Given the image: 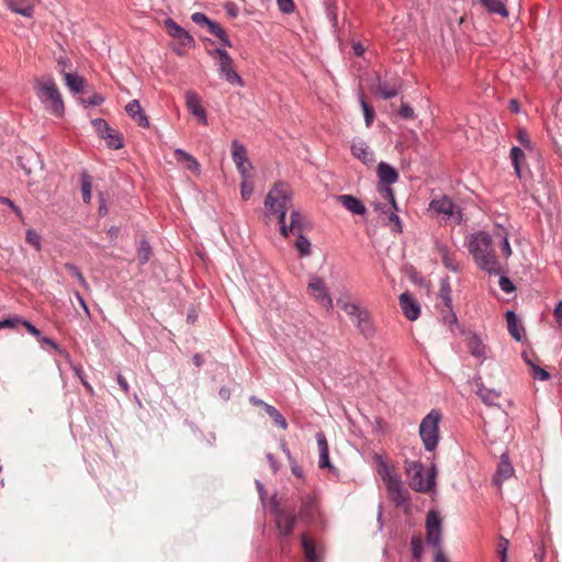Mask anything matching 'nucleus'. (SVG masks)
<instances>
[{
	"label": "nucleus",
	"instance_id": "680f3d73",
	"mask_svg": "<svg viewBox=\"0 0 562 562\" xmlns=\"http://www.w3.org/2000/svg\"><path fill=\"white\" fill-rule=\"evenodd\" d=\"M215 37L220 40V42L223 46L232 47V42L229 41V38L223 27H221V30L215 34Z\"/></svg>",
	"mask_w": 562,
	"mask_h": 562
},
{
	"label": "nucleus",
	"instance_id": "20e7f679",
	"mask_svg": "<svg viewBox=\"0 0 562 562\" xmlns=\"http://www.w3.org/2000/svg\"><path fill=\"white\" fill-rule=\"evenodd\" d=\"M440 419V412L432 409L423 418L419 425V436L427 451H434L438 445Z\"/></svg>",
	"mask_w": 562,
	"mask_h": 562
},
{
	"label": "nucleus",
	"instance_id": "f3484780",
	"mask_svg": "<svg viewBox=\"0 0 562 562\" xmlns=\"http://www.w3.org/2000/svg\"><path fill=\"white\" fill-rule=\"evenodd\" d=\"M458 330L462 336H467L470 353L483 361L485 359L486 352L485 345L482 342L481 338L476 334H470L465 331L461 327Z\"/></svg>",
	"mask_w": 562,
	"mask_h": 562
},
{
	"label": "nucleus",
	"instance_id": "c03bdc74",
	"mask_svg": "<svg viewBox=\"0 0 562 562\" xmlns=\"http://www.w3.org/2000/svg\"><path fill=\"white\" fill-rule=\"evenodd\" d=\"M314 510H315L314 499L308 497L303 502L301 509H300V515L303 518H312L314 516Z\"/></svg>",
	"mask_w": 562,
	"mask_h": 562
},
{
	"label": "nucleus",
	"instance_id": "c85d7f7f",
	"mask_svg": "<svg viewBox=\"0 0 562 562\" xmlns=\"http://www.w3.org/2000/svg\"><path fill=\"white\" fill-rule=\"evenodd\" d=\"M175 158L178 162L186 164V167L189 170L199 171L200 169L198 160L191 154L181 148H177L175 150Z\"/></svg>",
	"mask_w": 562,
	"mask_h": 562
},
{
	"label": "nucleus",
	"instance_id": "6ab92c4d",
	"mask_svg": "<svg viewBox=\"0 0 562 562\" xmlns=\"http://www.w3.org/2000/svg\"><path fill=\"white\" fill-rule=\"evenodd\" d=\"M386 490L391 501L397 506H404L407 503L406 490L400 479L386 485Z\"/></svg>",
	"mask_w": 562,
	"mask_h": 562
},
{
	"label": "nucleus",
	"instance_id": "e2e57ef3",
	"mask_svg": "<svg viewBox=\"0 0 562 562\" xmlns=\"http://www.w3.org/2000/svg\"><path fill=\"white\" fill-rule=\"evenodd\" d=\"M20 324H22L31 335H33L35 337H40L41 336V331L32 323H30L29 321H25V319L21 318Z\"/></svg>",
	"mask_w": 562,
	"mask_h": 562
},
{
	"label": "nucleus",
	"instance_id": "423d86ee",
	"mask_svg": "<svg viewBox=\"0 0 562 562\" xmlns=\"http://www.w3.org/2000/svg\"><path fill=\"white\" fill-rule=\"evenodd\" d=\"M210 55L217 59V71L222 79L226 80L229 85L233 86H244V80L234 69L233 59L225 49L215 48L210 52Z\"/></svg>",
	"mask_w": 562,
	"mask_h": 562
},
{
	"label": "nucleus",
	"instance_id": "5fc2aeb1",
	"mask_svg": "<svg viewBox=\"0 0 562 562\" xmlns=\"http://www.w3.org/2000/svg\"><path fill=\"white\" fill-rule=\"evenodd\" d=\"M277 4L279 10L282 13H292L294 11V2L293 0H277Z\"/></svg>",
	"mask_w": 562,
	"mask_h": 562
},
{
	"label": "nucleus",
	"instance_id": "603ef678",
	"mask_svg": "<svg viewBox=\"0 0 562 562\" xmlns=\"http://www.w3.org/2000/svg\"><path fill=\"white\" fill-rule=\"evenodd\" d=\"M499 288L505 292V293H512L515 291V285L514 283L512 282V280L506 277V276H501L499 278Z\"/></svg>",
	"mask_w": 562,
	"mask_h": 562
},
{
	"label": "nucleus",
	"instance_id": "c756f323",
	"mask_svg": "<svg viewBox=\"0 0 562 562\" xmlns=\"http://www.w3.org/2000/svg\"><path fill=\"white\" fill-rule=\"evenodd\" d=\"M8 7L12 12L21 14L25 18H31L34 13L33 5L27 4L22 0H9Z\"/></svg>",
	"mask_w": 562,
	"mask_h": 562
},
{
	"label": "nucleus",
	"instance_id": "4be33fe9",
	"mask_svg": "<svg viewBox=\"0 0 562 562\" xmlns=\"http://www.w3.org/2000/svg\"><path fill=\"white\" fill-rule=\"evenodd\" d=\"M378 177L380 186H392L398 180V172L387 162L381 161L378 165Z\"/></svg>",
	"mask_w": 562,
	"mask_h": 562
},
{
	"label": "nucleus",
	"instance_id": "2eb2a0df",
	"mask_svg": "<svg viewBox=\"0 0 562 562\" xmlns=\"http://www.w3.org/2000/svg\"><path fill=\"white\" fill-rule=\"evenodd\" d=\"M315 438L319 450L318 467L321 469H328L330 472L335 473L336 468L331 464L329 460V449L325 434L318 431Z\"/></svg>",
	"mask_w": 562,
	"mask_h": 562
},
{
	"label": "nucleus",
	"instance_id": "58836bf2",
	"mask_svg": "<svg viewBox=\"0 0 562 562\" xmlns=\"http://www.w3.org/2000/svg\"><path fill=\"white\" fill-rule=\"evenodd\" d=\"M411 549L414 561L420 562L424 552V543L419 536L412 537Z\"/></svg>",
	"mask_w": 562,
	"mask_h": 562
},
{
	"label": "nucleus",
	"instance_id": "dca6fc26",
	"mask_svg": "<svg viewBox=\"0 0 562 562\" xmlns=\"http://www.w3.org/2000/svg\"><path fill=\"white\" fill-rule=\"evenodd\" d=\"M400 304L407 319L416 321L419 317L420 306L408 292L400 295Z\"/></svg>",
	"mask_w": 562,
	"mask_h": 562
},
{
	"label": "nucleus",
	"instance_id": "a211bd4d",
	"mask_svg": "<svg viewBox=\"0 0 562 562\" xmlns=\"http://www.w3.org/2000/svg\"><path fill=\"white\" fill-rule=\"evenodd\" d=\"M352 323L364 338L369 339L374 336L375 328L367 310L358 315V317H356Z\"/></svg>",
	"mask_w": 562,
	"mask_h": 562
},
{
	"label": "nucleus",
	"instance_id": "37998d69",
	"mask_svg": "<svg viewBox=\"0 0 562 562\" xmlns=\"http://www.w3.org/2000/svg\"><path fill=\"white\" fill-rule=\"evenodd\" d=\"M379 192L383 199H385L390 202L391 206L394 210L397 209L396 200L394 196V191L391 188V186H379Z\"/></svg>",
	"mask_w": 562,
	"mask_h": 562
},
{
	"label": "nucleus",
	"instance_id": "4d7b16f0",
	"mask_svg": "<svg viewBox=\"0 0 562 562\" xmlns=\"http://www.w3.org/2000/svg\"><path fill=\"white\" fill-rule=\"evenodd\" d=\"M508 547H509L508 539H506L503 536H501L499 537V542H498V546H497V553H498L499 558L507 559Z\"/></svg>",
	"mask_w": 562,
	"mask_h": 562
},
{
	"label": "nucleus",
	"instance_id": "c9c22d12",
	"mask_svg": "<svg viewBox=\"0 0 562 562\" xmlns=\"http://www.w3.org/2000/svg\"><path fill=\"white\" fill-rule=\"evenodd\" d=\"M297 240L295 243V248L300 255V257H307L311 255V243L308 238L302 233L296 232Z\"/></svg>",
	"mask_w": 562,
	"mask_h": 562
},
{
	"label": "nucleus",
	"instance_id": "ddd939ff",
	"mask_svg": "<svg viewBox=\"0 0 562 562\" xmlns=\"http://www.w3.org/2000/svg\"><path fill=\"white\" fill-rule=\"evenodd\" d=\"M184 99L189 112L193 116H195L201 124L206 125L207 116L205 110L201 105V99L199 98V95L193 91H187L184 94Z\"/></svg>",
	"mask_w": 562,
	"mask_h": 562
},
{
	"label": "nucleus",
	"instance_id": "a19ab883",
	"mask_svg": "<svg viewBox=\"0 0 562 562\" xmlns=\"http://www.w3.org/2000/svg\"><path fill=\"white\" fill-rule=\"evenodd\" d=\"M64 267L74 278L78 280L81 286L88 289V283L77 266L70 262H66Z\"/></svg>",
	"mask_w": 562,
	"mask_h": 562
},
{
	"label": "nucleus",
	"instance_id": "f03ea898",
	"mask_svg": "<svg viewBox=\"0 0 562 562\" xmlns=\"http://www.w3.org/2000/svg\"><path fill=\"white\" fill-rule=\"evenodd\" d=\"M34 91L45 110L56 117L65 114V104L58 87L52 76L34 78Z\"/></svg>",
	"mask_w": 562,
	"mask_h": 562
},
{
	"label": "nucleus",
	"instance_id": "69168bd1",
	"mask_svg": "<svg viewBox=\"0 0 562 562\" xmlns=\"http://www.w3.org/2000/svg\"><path fill=\"white\" fill-rule=\"evenodd\" d=\"M389 221L391 223H394L395 227L393 228L394 231L396 232H402V224H401V218L395 214V213H391L389 215Z\"/></svg>",
	"mask_w": 562,
	"mask_h": 562
},
{
	"label": "nucleus",
	"instance_id": "7ed1b4c3",
	"mask_svg": "<svg viewBox=\"0 0 562 562\" xmlns=\"http://www.w3.org/2000/svg\"><path fill=\"white\" fill-rule=\"evenodd\" d=\"M405 470L409 479V485L414 491L427 493L434 488L437 475L435 464L426 470L419 461H406Z\"/></svg>",
	"mask_w": 562,
	"mask_h": 562
},
{
	"label": "nucleus",
	"instance_id": "f8f14e48",
	"mask_svg": "<svg viewBox=\"0 0 562 562\" xmlns=\"http://www.w3.org/2000/svg\"><path fill=\"white\" fill-rule=\"evenodd\" d=\"M165 29L169 36L176 40L181 47H191L194 44L193 37L182 26L177 24L172 19L168 18L164 22Z\"/></svg>",
	"mask_w": 562,
	"mask_h": 562
},
{
	"label": "nucleus",
	"instance_id": "4468645a",
	"mask_svg": "<svg viewBox=\"0 0 562 562\" xmlns=\"http://www.w3.org/2000/svg\"><path fill=\"white\" fill-rule=\"evenodd\" d=\"M351 154L367 166H370L375 161L373 150H371L368 144L360 138H356L352 140Z\"/></svg>",
	"mask_w": 562,
	"mask_h": 562
},
{
	"label": "nucleus",
	"instance_id": "864d4df0",
	"mask_svg": "<svg viewBox=\"0 0 562 562\" xmlns=\"http://www.w3.org/2000/svg\"><path fill=\"white\" fill-rule=\"evenodd\" d=\"M398 114L402 119L413 120L415 117V113L413 108L408 103H402Z\"/></svg>",
	"mask_w": 562,
	"mask_h": 562
},
{
	"label": "nucleus",
	"instance_id": "6e6d98bb",
	"mask_svg": "<svg viewBox=\"0 0 562 562\" xmlns=\"http://www.w3.org/2000/svg\"><path fill=\"white\" fill-rule=\"evenodd\" d=\"M103 101H104V98L99 93H94L88 99L81 98V102L85 105H91V106L100 105L101 103H103Z\"/></svg>",
	"mask_w": 562,
	"mask_h": 562
},
{
	"label": "nucleus",
	"instance_id": "bb28decb",
	"mask_svg": "<svg viewBox=\"0 0 562 562\" xmlns=\"http://www.w3.org/2000/svg\"><path fill=\"white\" fill-rule=\"evenodd\" d=\"M476 387V394L486 405H496L495 401L501 396L498 391L495 389H488L483 383H477Z\"/></svg>",
	"mask_w": 562,
	"mask_h": 562
},
{
	"label": "nucleus",
	"instance_id": "774afa93",
	"mask_svg": "<svg viewBox=\"0 0 562 562\" xmlns=\"http://www.w3.org/2000/svg\"><path fill=\"white\" fill-rule=\"evenodd\" d=\"M553 313L557 323L562 326V301L557 304Z\"/></svg>",
	"mask_w": 562,
	"mask_h": 562
},
{
	"label": "nucleus",
	"instance_id": "e433bc0d",
	"mask_svg": "<svg viewBox=\"0 0 562 562\" xmlns=\"http://www.w3.org/2000/svg\"><path fill=\"white\" fill-rule=\"evenodd\" d=\"M91 189H92L91 177L88 175L87 171H82V173H81V192H82V200L86 204H89L91 202Z\"/></svg>",
	"mask_w": 562,
	"mask_h": 562
},
{
	"label": "nucleus",
	"instance_id": "6e6552de",
	"mask_svg": "<svg viewBox=\"0 0 562 562\" xmlns=\"http://www.w3.org/2000/svg\"><path fill=\"white\" fill-rule=\"evenodd\" d=\"M426 540L434 549H441L442 522L438 512L429 510L426 517Z\"/></svg>",
	"mask_w": 562,
	"mask_h": 562
},
{
	"label": "nucleus",
	"instance_id": "ea45409f",
	"mask_svg": "<svg viewBox=\"0 0 562 562\" xmlns=\"http://www.w3.org/2000/svg\"><path fill=\"white\" fill-rule=\"evenodd\" d=\"M510 159H512V164L514 166L516 175L518 177H520L521 176L520 161L525 159L524 151L519 147L514 146L510 149Z\"/></svg>",
	"mask_w": 562,
	"mask_h": 562
},
{
	"label": "nucleus",
	"instance_id": "9b49d317",
	"mask_svg": "<svg viewBox=\"0 0 562 562\" xmlns=\"http://www.w3.org/2000/svg\"><path fill=\"white\" fill-rule=\"evenodd\" d=\"M429 210L439 216H443L445 218H454L458 222L461 220V212L456 206L453 201L447 195L431 200Z\"/></svg>",
	"mask_w": 562,
	"mask_h": 562
},
{
	"label": "nucleus",
	"instance_id": "cd10ccee",
	"mask_svg": "<svg viewBox=\"0 0 562 562\" xmlns=\"http://www.w3.org/2000/svg\"><path fill=\"white\" fill-rule=\"evenodd\" d=\"M66 86L69 88V90L74 93H80L85 90L86 80L77 75L71 72H65L64 75Z\"/></svg>",
	"mask_w": 562,
	"mask_h": 562
},
{
	"label": "nucleus",
	"instance_id": "de8ad7c7",
	"mask_svg": "<svg viewBox=\"0 0 562 562\" xmlns=\"http://www.w3.org/2000/svg\"><path fill=\"white\" fill-rule=\"evenodd\" d=\"M91 123L101 138L112 128L103 119H94Z\"/></svg>",
	"mask_w": 562,
	"mask_h": 562
},
{
	"label": "nucleus",
	"instance_id": "b1692460",
	"mask_svg": "<svg viewBox=\"0 0 562 562\" xmlns=\"http://www.w3.org/2000/svg\"><path fill=\"white\" fill-rule=\"evenodd\" d=\"M276 524L279 532L284 537H289L294 530L296 516L292 514L279 513L276 519Z\"/></svg>",
	"mask_w": 562,
	"mask_h": 562
},
{
	"label": "nucleus",
	"instance_id": "09e8293b",
	"mask_svg": "<svg viewBox=\"0 0 562 562\" xmlns=\"http://www.w3.org/2000/svg\"><path fill=\"white\" fill-rule=\"evenodd\" d=\"M530 374L535 380L539 381H547L550 379V374L547 370L539 367L538 364H532V370L530 371Z\"/></svg>",
	"mask_w": 562,
	"mask_h": 562
},
{
	"label": "nucleus",
	"instance_id": "0e129e2a",
	"mask_svg": "<svg viewBox=\"0 0 562 562\" xmlns=\"http://www.w3.org/2000/svg\"><path fill=\"white\" fill-rule=\"evenodd\" d=\"M271 418L273 419L274 424L278 425L280 428H282V429H286L288 428L286 419L284 418V416L280 412H278Z\"/></svg>",
	"mask_w": 562,
	"mask_h": 562
},
{
	"label": "nucleus",
	"instance_id": "aec40b11",
	"mask_svg": "<svg viewBox=\"0 0 562 562\" xmlns=\"http://www.w3.org/2000/svg\"><path fill=\"white\" fill-rule=\"evenodd\" d=\"M337 201L350 213L355 215H363L367 212L364 204L358 198L351 194H341L337 196Z\"/></svg>",
	"mask_w": 562,
	"mask_h": 562
},
{
	"label": "nucleus",
	"instance_id": "5701e85b",
	"mask_svg": "<svg viewBox=\"0 0 562 562\" xmlns=\"http://www.w3.org/2000/svg\"><path fill=\"white\" fill-rule=\"evenodd\" d=\"M507 328L516 341H521L525 336V327L514 311L506 312Z\"/></svg>",
	"mask_w": 562,
	"mask_h": 562
},
{
	"label": "nucleus",
	"instance_id": "338daca9",
	"mask_svg": "<svg viewBox=\"0 0 562 562\" xmlns=\"http://www.w3.org/2000/svg\"><path fill=\"white\" fill-rule=\"evenodd\" d=\"M99 198H100V205H99V209H98V214H99L100 216H105V215L108 214L109 210H108V206H106L105 200H104V198H103V194H102V193H100V194H99Z\"/></svg>",
	"mask_w": 562,
	"mask_h": 562
},
{
	"label": "nucleus",
	"instance_id": "0eeeda50",
	"mask_svg": "<svg viewBox=\"0 0 562 562\" xmlns=\"http://www.w3.org/2000/svg\"><path fill=\"white\" fill-rule=\"evenodd\" d=\"M439 297L443 303L441 319L454 333V329H460V325L452 308L451 286L448 278L440 281Z\"/></svg>",
	"mask_w": 562,
	"mask_h": 562
},
{
	"label": "nucleus",
	"instance_id": "9d476101",
	"mask_svg": "<svg viewBox=\"0 0 562 562\" xmlns=\"http://www.w3.org/2000/svg\"><path fill=\"white\" fill-rule=\"evenodd\" d=\"M307 289L319 305L327 310L333 308V299L329 295L328 289L322 278L311 276Z\"/></svg>",
	"mask_w": 562,
	"mask_h": 562
},
{
	"label": "nucleus",
	"instance_id": "72a5a7b5",
	"mask_svg": "<svg viewBox=\"0 0 562 562\" xmlns=\"http://www.w3.org/2000/svg\"><path fill=\"white\" fill-rule=\"evenodd\" d=\"M481 2L491 13L502 16L508 15V11L502 0H481Z\"/></svg>",
	"mask_w": 562,
	"mask_h": 562
},
{
	"label": "nucleus",
	"instance_id": "412c9836",
	"mask_svg": "<svg viewBox=\"0 0 562 562\" xmlns=\"http://www.w3.org/2000/svg\"><path fill=\"white\" fill-rule=\"evenodd\" d=\"M402 90V83L395 79L393 81L379 80L376 93L384 100L392 99Z\"/></svg>",
	"mask_w": 562,
	"mask_h": 562
},
{
	"label": "nucleus",
	"instance_id": "79ce46f5",
	"mask_svg": "<svg viewBox=\"0 0 562 562\" xmlns=\"http://www.w3.org/2000/svg\"><path fill=\"white\" fill-rule=\"evenodd\" d=\"M25 240L27 244L32 245L37 251L42 249V238L40 234H37L36 231H34L33 228H29L25 232Z\"/></svg>",
	"mask_w": 562,
	"mask_h": 562
},
{
	"label": "nucleus",
	"instance_id": "39448f33",
	"mask_svg": "<svg viewBox=\"0 0 562 562\" xmlns=\"http://www.w3.org/2000/svg\"><path fill=\"white\" fill-rule=\"evenodd\" d=\"M292 205V192L285 183H276L265 199V206L269 214L288 211Z\"/></svg>",
	"mask_w": 562,
	"mask_h": 562
},
{
	"label": "nucleus",
	"instance_id": "4c0bfd02",
	"mask_svg": "<svg viewBox=\"0 0 562 562\" xmlns=\"http://www.w3.org/2000/svg\"><path fill=\"white\" fill-rule=\"evenodd\" d=\"M103 139H105L108 147H110L112 149H120L123 147L122 138H121L120 134L117 133V131H115L114 128H111L103 136Z\"/></svg>",
	"mask_w": 562,
	"mask_h": 562
},
{
	"label": "nucleus",
	"instance_id": "a18cd8bd",
	"mask_svg": "<svg viewBox=\"0 0 562 562\" xmlns=\"http://www.w3.org/2000/svg\"><path fill=\"white\" fill-rule=\"evenodd\" d=\"M360 103L364 115V121L367 127H370L374 120V111L372 108L366 102L363 95H360Z\"/></svg>",
	"mask_w": 562,
	"mask_h": 562
},
{
	"label": "nucleus",
	"instance_id": "bf43d9fd",
	"mask_svg": "<svg viewBox=\"0 0 562 562\" xmlns=\"http://www.w3.org/2000/svg\"><path fill=\"white\" fill-rule=\"evenodd\" d=\"M21 318L19 316L9 317L3 321H0V329L1 328H13L15 325L20 324Z\"/></svg>",
	"mask_w": 562,
	"mask_h": 562
},
{
	"label": "nucleus",
	"instance_id": "f257e3e1",
	"mask_svg": "<svg viewBox=\"0 0 562 562\" xmlns=\"http://www.w3.org/2000/svg\"><path fill=\"white\" fill-rule=\"evenodd\" d=\"M468 248L480 269L488 274H501V266L492 249V237L488 233L477 232L472 234Z\"/></svg>",
	"mask_w": 562,
	"mask_h": 562
},
{
	"label": "nucleus",
	"instance_id": "052dcab7",
	"mask_svg": "<svg viewBox=\"0 0 562 562\" xmlns=\"http://www.w3.org/2000/svg\"><path fill=\"white\" fill-rule=\"evenodd\" d=\"M517 139L525 148H530V139L529 135L525 130H519L517 134Z\"/></svg>",
	"mask_w": 562,
	"mask_h": 562
},
{
	"label": "nucleus",
	"instance_id": "473e14b6",
	"mask_svg": "<svg viewBox=\"0 0 562 562\" xmlns=\"http://www.w3.org/2000/svg\"><path fill=\"white\" fill-rule=\"evenodd\" d=\"M306 226L305 216L297 210H292L290 213V224L289 229H296V232H302Z\"/></svg>",
	"mask_w": 562,
	"mask_h": 562
},
{
	"label": "nucleus",
	"instance_id": "13d9d810",
	"mask_svg": "<svg viewBox=\"0 0 562 562\" xmlns=\"http://www.w3.org/2000/svg\"><path fill=\"white\" fill-rule=\"evenodd\" d=\"M502 254L508 258L512 256V248H510V245H509V240H508V234L506 232H504V234L502 235Z\"/></svg>",
	"mask_w": 562,
	"mask_h": 562
},
{
	"label": "nucleus",
	"instance_id": "8fccbe9b",
	"mask_svg": "<svg viewBox=\"0 0 562 562\" xmlns=\"http://www.w3.org/2000/svg\"><path fill=\"white\" fill-rule=\"evenodd\" d=\"M191 20L192 22H194L195 24L200 25V26H205L207 27L209 24L212 22L211 19H209L204 13L202 12H194L192 15H191Z\"/></svg>",
	"mask_w": 562,
	"mask_h": 562
},
{
	"label": "nucleus",
	"instance_id": "393cba45",
	"mask_svg": "<svg viewBox=\"0 0 562 562\" xmlns=\"http://www.w3.org/2000/svg\"><path fill=\"white\" fill-rule=\"evenodd\" d=\"M514 474V468L506 454H503L494 476V483L501 485Z\"/></svg>",
	"mask_w": 562,
	"mask_h": 562
},
{
	"label": "nucleus",
	"instance_id": "7c9ffc66",
	"mask_svg": "<svg viewBox=\"0 0 562 562\" xmlns=\"http://www.w3.org/2000/svg\"><path fill=\"white\" fill-rule=\"evenodd\" d=\"M378 473L385 483V485L400 479V475L393 472L391 468L386 464V462L383 460H380L378 464Z\"/></svg>",
	"mask_w": 562,
	"mask_h": 562
},
{
	"label": "nucleus",
	"instance_id": "49530a36",
	"mask_svg": "<svg viewBox=\"0 0 562 562\" xmlns=\"http://www.w3.org/2000/svg\"><path fill=\"white\" fill-rule=\"evenodd\" d=\"M126 112L140 124V103L138 100H132L126 106Z\"/></svg>",
	"mask_w": 562,
	"mask_h": 562
},
{
	"label": "nucleus",
	"instance_id": "1a4fd4ad",
	"mask_svg": "<svg viewBox=\"0 0 562 562\" xmlns=\"http://www.w3.org/2000/svg\"><path fill=\"white\" fill-rule=\"evenodd\" d=\"M232 159L241 178L248 179L250 177V171L252 170V164L247 156L246 147L237 139L232 142Z\"/></svg>",
	"mask_w": 562,
	"mask_h": 562
},
{
	"label": "nucleus",
	"instance_id": "3c124183",
	"mask_svg": "<svg viewBox=\"0 0 562 562\" xmlns=\"http://www.w3.org/2000/svg\"><path fill=\"white\" fill-rule=\"evenodd\" d=\"M254 192V187L251 183L247 181V179H244V181L240 184V195L241 199L247 201L250 199L251 194Z\"/></svg>",
	"mask_w": 562,
	"mask_h": 562
},
{
	"label": "nucleus",
	"instance_id": "2f4dec72",
	"mask_svg": "<svg viewBox=\"0 0 562 562\" xmlns=\"http://www.w3.org/2000/svg\"><path fill=\"white\" fill-rule=\"evenodd\" d=\"M302 548L306 562H319L315 547L305 533L302 535Z\"/></svg>",
	"mask_w": 562,
	"mask_h": 562
},
{
	"label": "nucleus",
	"instance_id": "f704fd0d",
	"mask_svg": "<svg viewBox=\"0 0 562 562\" xmlns=\"http://www.w3.org/2000/svg\"><path fill=\"white\" fill-rule=\"evenodd\" d=\"M337 304L340 306L342 311H345V313L351 318V321H353L356 317H358V315L366 311L360 305L346 302L341 299L337 301Z\"/></svg>",
	"mask_w": 562,
	"mask_h": 562
},
{
	"label": "nucleus",
	"instance_id": "a878e982",
	"mask_svg": "<svg viewBox=\"0 0 562 562\" xmlns=\"http://www.w3.org/2000/svg\"><path fill=\"white\" fill-rule=\"evenodd\" d=\"M436 251L447 269H449L452 272L459 271V266L456 261V258L453 257V255L450 254L446 245L437 241Z\"/></svg>",
	"mask_w": 562,
	"mask_h": 562
}]
</instances>
